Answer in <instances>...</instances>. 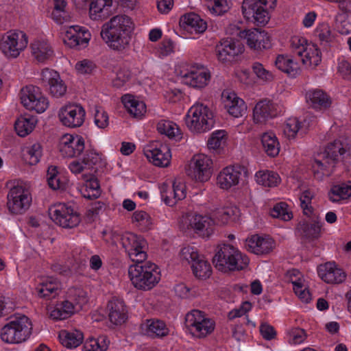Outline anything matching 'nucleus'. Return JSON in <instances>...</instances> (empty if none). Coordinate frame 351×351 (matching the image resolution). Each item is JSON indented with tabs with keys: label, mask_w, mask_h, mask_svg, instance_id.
<instances>
[{
	"label": "nucleus",
	"mask_w": 351,
	"mask_h": 351,
	"mask_svg": "<svg viewBox=\"0 0 351 351\" xmlns=\"http://www.w3.org/2000/svg\"><path fill=\"white\" fill-rule=\"evenodd\" d=\"M30 49L32 56L39 62L47 61L53 55L50 45L45 40H34L30 45Z\"/></svg>",
	"instance_id": "37998d69"
},
{
	"label": "nucleus",
	"mask_w": 351,
	"mask_h": 351,
	"mask_svg": "<svg viewBox=\"0 0 351 351\" xmlns=\"http://www.w3.org/2000/svg\"><path fill=\"white\" fill-rule=\"evenodd\" d=\"M121 101L128 112L134 117L141 118L146 113V104L137 97L127 94L122 97Z\"/></svg>",
	"instance_id": "f704fd0d"
},
{
	"label": "nucleus",
	"mask_w": 351,
	"mask_h": 351,
	"mask_svg": "<svg viewBox=\"0 0 351 351\" xmlns=\"http://www.w3.org/2000/svg\"><path fill=\"white\" fill-rule=\"evenodd\" d=\"M221 101L226 112L235 118L243 117L247 111L245 101L233 91L223 90Z\"/></svg>",
	"instance_id": "b1692460"
},
{
	"label": "nucleus",
	"mask_w": 351,
	"mask_h": 351,
	"mask_svg": "<svg viewBox=\"0 0 351 351\" xmlns=\"http://www.w3.org/2000/svg\"><path fill=\"white\" fill-rule=\"evenodd\" d=\"M180 25L186 31L195 34H202L207 29L206 21L193 12L183 15L180 18Z\"/></svg>",
	"instance_id": "7c9ffc66"
},
{
	"label": "nucleus",
	"mask_w": 351,
	"mask_h": 351,
	"mask_svg": "<svg viewBox=\"0 0 351 351\" xmlns=\"http://www.w3.org/2000/svg\"><path fill=\"white\" fill-rule=\"evenodd\" d=\"M165 188H166V184H163L160 186L161 197L165 203L169 206H174L178 201L184 199L186 196V185L184 182L180 180H176L173 183V197L169 196Z\"/></svg>",
	"instance_id": "72a5a7b5"
},
{
	"label": "nucleus",
	"mask_w": 351,
	"mask_h": 351,
	"mask_svg": "<svg viewBox=\"0 0 351 351\" xmlns=\"http://www.w3.org/2000/svg\"><path fill=\"white\" fill-rule=\"evenodd\" d=\"M270 215L274 218L287 221L293 218V213L285 202L276 204L270 210Z\"/></svg>",
	"instance_id": "680f3d73"
},
{
	"label": "nucleus",
	"mask_w": 351,
	"mask_h": 351,
	"mask_svg": "<svg viewBox=\"0 0 351 351\" xmlns=\"http://www.w3.org/2000/svg\"><path fill=\"white\" fill-rule=\"evenodd\" d=\"M66 0H53L52 19L58 24H63L71 21V16L66 11Z\"/></svg>",
	"instance_id": "5fc2aeb1"
},
{
	"label": "nucleus",
	"mask_w": 351,
	"mask_h": 351,
	"mask_svg": "<svg viewBox=\"0 0 351 351\" xmlns=\"http://www.w3.org/2000/svg\"><path fill=\"white\" fill-rule=\"evenodd\" d=\"M85 291L80 288H71L66 293V298L63 302V307H75L82 306L86 302Z\"/></svg>",
	"instance_id": "864d4df0"
},
{
	"label": "nucleus",
	"mask_w": 351,
	"mask_h": 351,
	"mask_svg": "<svg viewBox=\"0 0 351 351\" xmlns=\"http://www.w3.org/2000/svg\"><path fill=\"white\" fill-rule=\"evenodd\" d=\"M141 332L151 338H161L169 334L166 324L158 319H146L141 324Z\"/></svg>",
	"instance_id": "2f4dec72"
},
{
	"label": "nucleus",
	"mask_w": 351,
	"mask_h": 351,
	"mask_svg": "<svg viewBox=\"0 0 351 351\" xmlns=\"http://www.w3.org/2000/svg\"><path fill=\"white\" fill-rule=\"evenodd\" d=\"M351 142L345 137H340L330 143L323 152L317 154L313 164L312 170L314 177L318 180L330 176L339 156L350 154Z\"/></svg>",
	"instance_id": "f03ea898"
},
{
	"label": "nucleus",
	"mask_w": 351,
	"mask_h": 351,
	"mask_svg": "<svg viewBox=\"0 0 351 351\" xmlns=\"http://www.w3.org/2000/svg\"><path fill=\"white\" fill-rule=\"evenodd\" d=\"M185 323L190 333L197 338L206 337L215 328V322L204 312L196 308H193L186 315Z\"/></svg>",
	"instance_id": "9b49d317"
},
{
	"label": "nucleus",
	"mask_w": 351,
	"mask_h": 351,
	"mask_svg": "<svg viewBox=\"0 0 351 351\" xmlns=\"http://www.w3.org/2000/svg\"><path fill=\"white\" fill-rule=\"evenodd\" d=\"M59 338L61 343L68 348H75L79 346L83 341L84 336L80 330L60 332Z\"/></svg>",
	"instance_id": "603ef678"
},
{
	"label": "nucleus",
	"mask_w": 351,
	"mask_h": 351,
	"mask_svg": "<svg viewBox=\"0 0 351 351\" xmlns=\"http://www.w3.org/2000/svg\"><path fill=\"white\" fill-rule=\"evenodd\" d=\"M240 215L237 207L231 206L216 210L212 215L215 226H225L237 221Z\"/></svg>",
	"instance_id": "4c0bfd02"
},
{
	"label": "nucleus",
	"mask_w": 351,
	"mask_h": 351,
	"mask_svg": "<svg viewBox=\"0 0 351 351\" xmlns=\"http://www.w3.org/2000/svg\"><path fill=\"white\" fill-rule=\"evenodd\" d=\"M290 45L300 57L303 65L308 69H314L322 62V53L317 45L308 42L301 36H293Z\"/></svg>",
	"instance_id": "6e6552de"
},
{
	"label": "nucleus",
	"mask_w": 351,
	"mask_h": 351,
	"mask_svg": "<svg viewBox=\"0 0 351 351\" xmlns=\"http://www.w3.org/2000/svg\"><path fill=\"white\" fill-rule=\"evenodd\" d=\"M255 180L258 184L267 187L276 186L281 182L277 172L267 169L258 171L255 173Z\"/></svg>",
	"instance_id": "de8ad7c7"
},
{
	"label": "nucleus",
	"mask_w": 351,
	"mask_h": 351,
	"mask_svg": "<svg viewBox=\"0 0 351 351\" xmlns=\"http://www.w3.org/2000/svg\"><path fill=\"white\" fill-rule=\"evenodd\" d=\"M134 29V23L132 19L127 15L119 14L112 17L102 25L100 34L109 48L123 51L129 48Z\"/></svg>",
	"instance_id": "f257e3e1"
},
{
	"label": "nucleus",
	"mask_w": 351,
	"mask_h": 351,
	"mask_svg": "<svg viewBox=\"0 0 351 351\" xmlns=\"http://www.w3.org/2000/svg\"><path fill=\"white\" fill-rule=\"evenodd\" d=\"M276 66L291 77L301 73L300 64L289 55H279L275 61Z\"/></svg>",
	"instance_id": "ea45409f"
},
{
	"label": "nucleus",
	"mask_w": 351,
	"mask_h": 351,
	"mask_svg": "<svg viewBox=\"0 0 351 351\" xmlns=\"http://www.w3.org/2000/svg\"><path fill=\"white\" fill-rule=\"evenodd\" d=\"M131 221L141 231H147L154 227L153 219L144 210L134 211L132 215Z\"/></svg>",
	"instance_id": "8fccbe9b"
},
{
	"label": "nucleus",
	"mask_w": 351,
	"mask_h": 351,
	"mask_svg": "<svg viewBox=\"0 0 351 351\" xmlns=\"http://www.w3.org/2000/svg\"><path fill=\"white\" fill-rule=\"evenodd\" d=\"M96 65L93 61L88 59H83L76 62L75 70L77 75H91L95 70Z\"/></svg>",
	"instance_id": "774afa93"
},
{
	"label": "nucleus",
	"mask_w": 351,
	"mask_h": 351,
	"mask_svg": "<svg viewBox=\"0 0 351 351\" xmlns=\"http://www.w3.org/2000/svg\"><path fill=\"white\" fill-rule=\"evenodd\" d=\"M191 267L193 275L201 280H206L212 274V267L203 256L193 263Z\"/></svg>",
	"instance_id": "6e6d98bb"
},
{
	"label": "nucleus",
	"mask_w": 351,
	"mask_h": 351,
	"mask_svg": "<svg viewBox=\"0 0 351 351\" xmlns=\"http://www.w3.org/2000/svg\"><path fill=\"white\" fill-rule=\"evenodd\" d=\"M317 272L320 278L328 284L341 283L346 279L345 273L333 262L319 265Z\"/></svg>",
	"instance_id": "c85d7f7f"
},
{
	"label": "nucleus",
	"mask_w": 351,
	"mask_h": 351,
	"mask_svg": "<svg viewBox=\"0 0 351 351\" xmlns=\"http://www.w3.org/2000/svg\"><path fill=\"white\" fill-rule=\"evenodd\" d=\"M243 34L242 38L246 40L247 45L251 49L261 50L269 49L271 47L270 38L265 31L254 29L245 31Z\"/></svg>",
	"instance_id": "c756f323"
},
{
	"label": "nucleus",
	"mask_w": 351,
	"mask_h": 351,
	"mask_svg": "<svg viewBox=\"0 0 351 351\" xmlns=\"http://www.w3.org/2000/svg\"><path fill=\"white\" fill-rule=\"evenodd\" d=\"M51 219L58 225L64 228H72L80 222L79 213L67 204L58 203L49 209Z\"/></svg>",
	"instance_id": "4468645a"
},
{
	"label": "nucleus",
	"mask_w": 351,
	"mask_h": 351,
	"mask_svg": "<svg viewBox=\"0 0 351 351\" xmlns=\"http://www.w3.org/2000/svg\"><path fill=\"white\" fill-rule=\"evenodd\" d=\"M85 183L80 187L82 195L86 199H96L101 194L99 182L93 176L83 175Z\"/></svg>",
	"instance_id": "49530a36"
},
{
	"label": "nucleus",
	"mask_w": 351,
	"mask_h": 351,
	"mask_svg": "<svg viewBox=\"0 0 351 351\" xmlns=\"http://www.w3.org/2000/svg\"><path fill=\"white\" fill-rule=\"evenodd\" d=\"M351 197V185L341 184L334 185L328 192L329 199L334 203H343Z\"/></svg>",
	"instance_id": "3c124183"
},
{
	"label": "nucleus",
	"mask_w": 351,
	"mask_h": 351,
	"mask_svg": "<svg viewBox=\"0 0 351 351\" xmlns=\"http://www.w3.org/2000/svg\"><path fill=\"white\" fill-rule=\"evenodd\" d=\"M40 79L49 93L56 98L64 96L66 92V85L56 71L45 68L41 71Z\"/></svg>",
	"instance_id": "4be33fe9"
},
{
	"label": "nucleus",
	"mask_w": 351,
	"mask_h": 351,
	"mask_svg": "<svg viewBox=\"0 0 351 351\" xmlns=\"http://www.w3.org/2000/svg\"><path fill=\"white\" fill-rule=\"evenodd\" d=\"M99 159V154L95 152H86L83 158L73 160L68 165V168L73 174L82 173L88 170Z\"/></svg>",
	"instance_id": "473e14b6"
},
{
	"label": "nucleus",
	"mask_w": 351,
	"mask_h": 351,
	"mask_svg": "<svg viewBox=\"0 0 351 351\" xmlns=\"http://www.w3.org/2000/svg\"><path fill=\"white\" fill-rule=\"evenodd\" d=\"M114 0H93L89 7V16L92 20H103L111 13Z\"/></svg>",
	"instance_id": "e433bc0d"
},
{
	"label": "nucleus",
	"mask_w": 351,
	"mask_h": 351,
	"mask_svg": "<svg viewBox=\"0 0 351 351\" xmlns=\"http://www.w3.org/2000/svg\"><path fill=\"white\" fill-rule=\"evenodd\" d=\"M287 278L293 285V291L298 298L304 303H308L311 296L303 275L298 269H291L287 271Z\"/></svg>",
	"instance_id": "cd10ccee"
},
{
	"label": "nucleus",
	"mask_w": 351,
	"mask_h": 351,
	"mask_svg": "<svg viewBox=\"0 0 351 351\" xmlns=\"http://www.w3.org/2000/svg\"><path fill=\"white\" fill-rule=\"evenodd\" d=\"M21 104L28 111L37 114L45 112L49 107V100L42 90L36 86L27 85L19 93Z\"/></svg>",
	"instance_id": "9d476101"
},
{
	"label": "nucleus",
	"mask_w": 351,
	"mask_h": 351,
	"mask_svg": "<svg viewBox=\"0 0 351 351\" xmlns=\"http://www.w3.org/2000/svg\"><path fill=\"white\" fill-rule=\"evenodd\" d=\"M121 244L133 262L141 263L146 260L147 242L141 236L126 232L121 237Z\"/></svg>",
	"instance_id": "2eb2a0df"
},
{
	"label": "nucleus",
	"mask_w": 351,
	"mask_h": 351,
	"mask_svg": "<svg viewBox=\"0 0 351 351\" xmlns=\"http://www.w3.org/2000/svg\"><path fill=\"white\" fill-rule=\"evenodd\" d=\"M32 195L25 187L13 186L7 195V208L12 215L23 214L30 206Z\"/></svg>",
	"instance_id": "f8f14e48"
},
{
	"label": "nucleus",
	"mask_w": 351,
	"mask_h": 351,
	"mask_svg": "<svg viewBox=\"0 0 351 351\" xmlns=\"http://www.w3.org/2000/svg\"><path fill=\"white\" fill-rule=\"evenodd\" d=\"M47 177L48 184L52 189H62L64 187L65 181L62 179L56 167H49Z\"/></svg>",
	"instance_id": "bf43d9fd"
},
{
	"label": "nucleus",
	"mask_w": 351,
	"mask_h": 351,
	"mask_svg": "<svg viewBox=\"0 0 351 351\" xmlns=\"http://www.w3.org/2000/svg\"><path fill=\"white\" fill-rule=\"evenodd\" d=\"M306 102L315 109L326 108L331 101L328 95L321 89H312L306 93Z\"/></svg>",
	"instance_id": "a19ab883"
},
{
	"label": "nucleus",
	"mask_w": 351,
	"mask_h": 351,
	"mask_svg": "<svg viewBox=\"0 0 351 351\" xmlns=\"http://www.w3.org/2000/svg\"><path fill=\"white\" fill-rule=\"evenodd\" d=\"M63 42L67 47L81 50L88 47L91 39L90 31L85 27L78 25L64 27Z\"/></svg>",
	"instance_id": "f3484780"
},
{
	"label": "nucleus",
	"mask_w": 351,
	"mask_h": 351,
	"mask_svg": "<svg viewBox=\"0 0 351 351\" xmlns=\"http://www.w3.org/2000/svg\"><path fill=\"white\" fill-rule=\"evenodd\" d=\"M86 111L78 104H68L62 106L58 112V118L61 124L70 128H79L85 121Z\"/></svg>",
	"instance_id": "6ab92c4d"
},
{
	"label": "nucleus",
	"mask_w": 351,
	"mask_h": 351,
	"mask_svg": "<svg viewBox=\"0 0 351 351\" xmlns=\"http://www.w3.org/2000/svg\"><path fill=\"white\" fill-rule=\"evenodd\" d=\"M314 36L317 38L321 43L328 44L334 40V35L331 28L327 23H319L314 30Z\"/></svg>",
	"instance_id": "13d9d810"
},
{
	"label": "nucleus",
	"mask_w": 351,
	"mask_h": 351,
	"mask_svg": "<svg viewBox=\"0 0 351 351\" xmlns=\"http://www.w3.org/2000/svg\"><path fill=\"white\" fill-rule=\"evenodd\" d=\"M131 77L132 73L126 66H120L111 75L112 84L117 88L123 87L129 82Z\"/></svg>",
	"instance_id": "4d7b16f0"
},
{
	"label": "nucleus",
	"mask_w": 351,
	"mask_h": 351,
	"mask_svg": "<svg viewBox=\"0 0 351 351\" xmlns=\"http://www.w3.org/2000/svg\"><path fill=\"white\" fill-rule=\"evenodd\" d=\"M228 134L223 130H217L211 133L207 141L208 149L217 154L221 153L227 145Z\"/></svg>",
	"instance_id": "a18cd8bd"
},
{
	"label": "nucleus",
	"mask_w": 351,
	"mask_h": 351,
	"mask_svg": "<svg viewBox=\"0 0 351 351\" xmlns=\"http://www.w3.org/2000/svg\"><path fill=\"white\" fill-rule=\"evenodd\" d=\"M157 131L170 139L179 141L182 138V132L175 122L168 119H161L157 123Z\"/></svg>",
	"instance_id": "c03bdc74"
},
{
	"label": "nucleus",
	"mask_w": 351,
	"mask_h": 351,
	"mask_svg": "<svg viewBox=\"0 0 351 351\" xmlns=\"http://www.w3.org/2000/svg\"><path fill=\"white\" fill-rule=\"evenodd\" d=\"M62 288L61 282L56 278H45L37 287V293L40 298H53L59 293Z\"/></svg>",
	"instance_id": "79ce46f5"
},
{
	"label": "nucleus",
	"mask_w": 351,
	"mask_h": 351,
	"mask_svg": "<svg viewBox=\"0 0 351 351\" xmlns=\"http://www.w3.org/2000/svg\"><path fill=\"white\" fill-rule=\"evenodd\" d=\"M277 104L269 100L259 101L253 110V121L256 124L265 123L268 120L276 117L279 113Z\"/></svg>",
	"instance_id": "a878e982"
},
{
	"label": "nucleus",
	"mask_w": 351,
	"mask_h": 351,
	"mask_svg": "<svg viewBox=\"0 0 351 351\" xmlns=\"http://www.w3.org/2000/svg\"><path fill=\"white\" fill-rule=\"evenodd\" d=\"M321 224L317 221L316 217H313V221L311 222H305L300 225V228L302 230L304 236L308 238L316 239L318 238L321 232Z\"/></svg>",
	"instance_id": "69168bd1"
},
{
	"label": "nucleus",
	"mask_w": 351,
	"mask_h": 351,
	"mask_svg": "<svg viewBox=\"0 0 351 351\" xmlns=\"http://www.w3.org/2000/svg\"><path fill=\"white\" fill-rule=\"evenodd\" d=\"M143 153L147 159L154 165L167 167L170 165L171 153L169 146L160 142H152L146 145Z\"/></svg>",
	"instance_id": "aec40b11"
},
{
	"label": "nucleus",
	"mask_w": 351,
	"mask_h": 351,
	"mask_svg": "<svg viewBox=\"0 0 351 351\" xmlns=\"http://www.w3.org/2000/svg\"><path fill=\"white\" fill-rule=\"evenodd\" d=\"M85 141L82 136L65 134L62 135L58 143L60 154L66 158L77 157L84 152Z\"/></svg>",
	"instance_id": "412c9836"
},
{
	"label": "nucleus",
	"mask_w": 351,
	"mask_h": 351,
	"mask_svg": "<svg viewBox=\"0 0 351 351\" xmlns=\"http://www.w3.org/2000/svg\"><path fill=\"white\" fill-rule=\"evenodd\" d=\"M244 51L243 45L232 38H226L216 45L215 53L219 61L230 62Z\"/></svg>",
	"instance_id": "5701e85b"
},
{
	"label": "nucleus",
	"mask_w": 351,
	"mask_h": 351,
	"mask_svg": "<svg viewBox=\"0 0 351 351\" xmlns=\"http://www.w3.org/2000/svg\"><path fill=\"white\" fill-rule=\"evenodd\" d=\"M43 154L42 146L38 143L25 146L22 149L24 161L29 165H35L39 162Z\"/></svg>",
	"instance_id": "09e8293b"
},
{
	"label": "nucleus",
	"mask_w": 351,
	"mask_h": 351,
	"mask_svg": "<svg viewBox=\"0 0 351 351\" xmlns=\"http://www.w3.org/2000/svg\"><path fill=\"white\" fill-rule=\"evenodd\" d=\"M301 128V122L296 117H291L286 121L283 128V132L288 139L292 140L295 138Z\"/></svg>",
	"instance_id": "e2e57ef3"
},
{
	"label": "nucleus",
	"mask_w": 351,
	"mask_h": 351,
	"mask_svg": "<svg viewBox=\"0 0 351 351\" xmlns=\"http://www.w3.org/2000/svg\"><path fill=\"white\" fill-rule=\"evenodd\" d=\"M277 0H243L242 13L250 22L256 25H265L270 19V12Z\"/></svg>",
	"instance_id": "0eeeda50"
},
{
	"label": "nucleus",
	"mask_w": 351,
	"mask_h": 351,
	"mask_svg": "<svg viewBox=\"0 0 351 351\" xmlns=\"http://www.w3.org/2000/svg\"><path fill=\"white\" fill-rule=\"evenodd\" d=\"M184 69L176 72L182 77L184 84L196 88L206 86L210 78L208 70L199 64L183 65Z\"/></svg>",
	"instance_id": "dca6fc26"
},
{
	"label": "nucleus",
	"mask_w": 351,
	"mask_h": 351,
	"mask_svg": "<svg viewBox=\"0 0 351 351\" xmlns=\"http://www.w3.org/2000/svg\"><path fill=\"white\" fill-rule=\"evenodd\" d=\"M249 263L246 254L230 244L221 245L213 258L216 269L224 273L245 269Z\"/></svg>",
	"instance_id": "39448f33"
},
{
	"label": "nucleus",
	"mask_w": 351,
	"mask_h": 351,
	"mask_svg": "<svg viewBox=\"0 0 351 351\" xmlns=\"http://www.w3.org/2000/svg\"><path fill=\"white\" fill-rule=\"evenodd\" d=\"M179 223L183 230H193L204 239H208L215 232L214 219L211 215L186 213L182 216Z\"/></svg>",
	"instance_id": "1a4fd4ad"
},
{
	"label": "nucleus",
	"mask_w": 351,
	"mask_h": 351,
	"mask_svg": "<svg viewBox=\"0 0 351 351\" xmlns=\"http://www.w3.org/2000/svg\"><path fill=\"white\" fill-rule=\"evenodd\" d=\"M32 324L24 315L12 318L0 331L1 339L9 344H18L27 341L32 335Z\"/></svg>",
	"instance_id": "423d86ee"
},
{
	"label": "nucleus",
	"mask_w": 351,
	"mask_h": 351,
	"mask_svg": "<svg viewBox=\"0 0 351 351\" xmlns=\"http://www.w3.org/2000/svg\"><path fill=\"white\" fill-rule=\"evenodd\" d=\"M313 197V193L310 190H304L300 197V206L303 213L309 217L313 215V208L311 206Z\"/></svg>",
	"instance_id": "338daca9"
},
{
	"label": "nucleus",
	"mask_w": 351,
	"mask_h": 351,
	"mask_svg": "<svg viewBox=\"0 0 351 351\" xmlns=\"http://www.w3.org/2000/svg\"><path fill=\"white\" fill-rule=\"evenodd\" d=\"M230 5L229 0H209L207 7L213 14L221 15L228 11Z\"/></svg>",
	"instance_id": "0e129e2a"
},
{
	"label": "nucleus",
	"mask_w": 351,
	"mask_h": 351,
	"mask_svg": "<svg viewBox=\"0 0 351 351\" xmlns=\"http://www.w3.org/2000/svg\"><path fill=\"white\" fill-rule=\"evenodd\" d=\"M213 173V160L204 154L194 155L190 160L188 174L197 182L208 181Z\"/></svg>",
	"instance_id": "a211bd4d"
},
{
	"label": "nucleus",
	"mask_w": 351,
	"mask_h": 351,
	"mask_svg": "<svg viewBox=\"0 0 351 351\" xmlns=\"http://www.w3.org/2000/svg\"><path fill=\"white\" fill-rule=\"evenodd\" d=\"M93 122L100 130L106 129L110 124L108 113L101 106H95L93 111Z\"/></svg>",
	"instance_id": "052dcab7"
},
{
	"label": "nucleus",
	"mask_w": 351,
	"mask_h": 351,
	"mask_svg": "<svg viewBox=\"0 0 351 351\" xmlns=\"http://www.w3.org/2000/svg\"><path fill=\"white\" fill-rule=\"evenodd\" d=\"M27 43V36L24 32L10 31L2 37L1 50L8 58H16L25 50Z\"/></svg>",
	"instance_id": "ddd939ff"
},
{
	"label": "nucleus",
	"mask_w": 351,
	"mask_h": 351,
	"mask_svg": "<svg viewBox=\"0 0 351 351\" xmlns=\"http://www.w3.org/2000/svg\"><path fill=\"white\" fill-rule=\"evenodd\" d=\"M246 249L257 255L266 254L271 252L276 247L275 241L268 237H261L254 234L245 240Z\"/></svg>",
	"instance_id": "bb28decb"
},
{
	"label": "nucleus",
	"mask_w": 351,
	"mask_h": 351,
	"mask_svg": "<svg viewBox=\"0 0 351 351\" xmlns=\"http://www.w3.org/2000/svg\"><path fill=\"white\" fill-rule=\"evenodd\" d=\"M128 276L132 285L138 290L149 291L160 282L159 267L151 262L136 263L128 268Z\"/></svg>",
	"instance_id": "7ed1b4c3"
},
{
	"label": "nucleus",
	"mask_w": 351,
	"mask_h": 351,
	"mask_svg": "<svg viewBox=\"0 0 351 351\" xmlns=\"http://www.w3.org/2000/svg\"><path fill=\"white\" fill-rule=\"evenodd\" d=\"M247 171L241 166L227 167L223 168L218 174L217 184L219 188L228 190L237 186L241 180L242 174L245 175Z\"/></svg>",
	"instance_id": "393cba45"
},
{
	"label": "nucleus",
	"mask_w": 351,
	"mask_h": 351,
	"mask_svg": "<svg viewBox=\"0 0 351 351\" xmlns=\"http://www.w3.org/2000/svg\"><path fill=\"white\" fill-rule=\"evenodd\" d=\"M37 123L38 119L35 116L25 114L16 119L14 128L19 136L25 137L34 131Z\"/></svg>",
	"instance_id": "58836bf2"
},
{
	"label": "nucleus",
	"mask_w": 351,
	"mask_h": 351,
	"mask_svg": "<svg viewBox=\"0 0 351 351\" xmlns=\"http://www.w3.org/2000/svg\"><path fill=\"white\" fill-rule=\"evenodd\" d=\"M261 143L265 153L269 157L277 156L280 151V144L275 132L269 130L260 136Z\"/></svg>",
	"instance_id": "c9c22d12"
},
{
	"label": "nucleus",
	"mask_w": 351,
	"mask_h": 351,
	"mask_svg": "<svg viewBox=\"0 0 351 351\" xmlns=\"http://www.w3.org/2000/svg\"><path fill=\"white\" fill-rule=\"evenodd\" d=\"M184 123L191 133L204 134L215 127V114L208 106L196 102L186 112Z\"/></svg>",
	"instance_id": "20e7f679"
}]
</instances>
